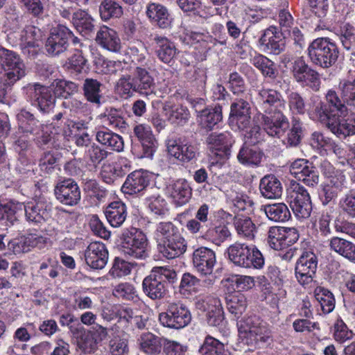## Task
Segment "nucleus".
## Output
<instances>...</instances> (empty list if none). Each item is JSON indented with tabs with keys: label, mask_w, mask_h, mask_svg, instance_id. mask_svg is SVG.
<instances>
[{
	"label": "nucleus",
	"mask_w": 355,
	"mask_h": 355,
	"mask_svg": "<svg viewBox=\"0 0 355 355\" xmlns=\"http://www.w3.org/2000/svg\"><path fill=\"white\" fill-rule=\"evenodd\" d=\"M263 130L269 136L281 138L289 128V121L284 114L286 101L282 94L272 89L262 88L256 98Z\"/></svg>",
	"instance_id": "obj_1"
},
{
	"label": "nucleus",
	"mask_w": 355,
	"mask_h": 355,
	"mask_svg": "<svg viewBox=\"0 0 355 355\" xmlns=\"http://www.w3.org/2000/svg\"><path fill=\"white\" fill-rule=\"evenodd\" d=\"M130 68V74H123L116 81L115 92L123 98L132 96L135 92L146 96L153 94L155 83L148 70L135 65Z\"/></svg>",
	"instance_id": "obj_2"
},
{
	"label": "nucleus",
	"mask_w": 355,
	"mask_h": 355,
	"mask_svg": "<svg viewBox=\"0 0 355 355\" xmlns=\"http://www.w3.org/2000/svg\"><path fill=\"white\" fill-rule=\"evenodd\" d=\"M156 238L157 248L162 256L172 259L183 254L187 250V243L178 227L171 222H162L157 225Z\"/></svg>",
	"instance_id": "obj_3"
},
{
	"label": "nucleus",
	"mask_w": 355,
	"mask_h": 355,
	"mask_svg": "<svg viewBox=\"0 0 355 355\" xmlns=\"http://www.w3.org/2000/svg\"><path fill=\"white\" fill-rule=\"evenodd\" d=\"M239 335L248 345L263 348L272 341L266 324L257 315L244 318L237 322Z\"/></svg>",
	"instance_id": "obj_4"
},
{
	"label": "nucleus",
	"mask_w": 355,
	"mask_h": 355,
	"mask_svg": "<svg viewBox=\"0 0 355 355\" xmlns=\"http://www.w3.org/2000/svg\"><path fill=\"white\" fill-rule=\"evenodd\" d=\"M177 279L175 271L168 267H155L142 282L144 293L151 300L162 299L166 293L167 283Z\"/></svg>",
	"instance_id": "obj_5"
},
{
	"label": "nucleus",
	"mask_w": 355,
	"mask_h": 355,
	"mask_svg": "<svg viewBox=\"0 0 355 355\" xmlns=\"http://www.w3.org/2000/svg\"><path fill=\"white\" fill-rule=\"evenodd\" d=\"M307 54L313 64L327 69L336 62L339 50L336 43L329 38L318 37L309 44Z\"/></svg>",
	"instance_id": "obj_6"
},
{
	"label": "nucleus",
	"mask_w": 355,
	"mask_h": 355,
	"mask_svg": "<svg viewBox=\"0 0 355 355\" xmlns=\"http://www.w3.org/2000/svg\"><path fill=\"white\" fill-rule=\"evenodd\" d=\"M324 98L325 101L317 103L311 111L313 118L321 123L333 120L339 113L348 110L344 99L335 90L329 89Z\"/></svg>",
	"instance_id": "obj_7"
},
{
	"label": "nucleus",
	"mask_w": 355,
	"mask_h": 355,
	"mask_svg": "<svg viewBox=\"0 0 355 355\" xmlns=\"http://www.w3.org/2000/svg\"><path fill=\"white\" fill-rule=\"evenodd\" d=\"M121 240V251L125 256L139 259H144L148 256V239L140 230L132 227L123 230Z\"/></svg>",
	"instance_id": "obj_8"
},
{
	"label": "nucleus",
	"mask_w": 355,
	"mask_h": 355,
	"mask_svg": "<svg viewBox=\"0 0 355 355\" xmlns=\"http://www.w3.org/2000/svg\"><path fill=\"white\" fill-rule=\"evenodd\" d=\"M26 98L36 105L40 112L49 113L55 107L56 92L52 87L39 83H30L23 87Z\"/></svg>",
	"instance_id": "obj_9"
},
{
	"label": "nucleus",
	"mask_w": 355,
	"mask_h": 355,
	"mask_svg": "<svg viewBox=\"0 0 355 355\" xmlns=\"http://www.w3.org/2000/svg\"><path fill=\"white\" fill-rule=\"evenodd\" d=\"M191 320L190 311L181 302L168 303L166 311L159 314L161 324L169 329H182L187 326Z\"/></svg>",
	"instance_id": "obj_10"
},
{
	"label": "nucleus",
	"mask_w": 355,
	"mask_h": 355,
	"mask_svg": "<svg viewBox=\"0 0 355 355\" xmlns=\"http://www.w3.org/2000/svg\"><path fill=\"white\" fill-rule=\"evenodd\" d=\"M299 239V233L295 227H270L267 232V243L275 250H282L292 245Z\"/></svg>",
	"instance_id": "obj_11"
},
{
	"label": "nucleus",
	"mask_w": 355,
	"mask_h": 355,
	"mask_svg": "<svg viewBox=\"0 0 355 355\" xmlns=\"http://www.w3.org/2000/svg\"><path fill=\"white\" fill-rule=\"evenodd\" d=\"M73 36V32L64 25L58 24L53 28L45 43L47 54L58 56L64 53L69 47V41Z\"/></svg>",
	"instance_id": "obj_12"
},
{
	"label": "nucleus",
	"mask_w": 355,
	"mask_h": 355,
	"mask_svg": "<svg viewBox=\"0 0 355 355\" xmlns=\"http://www.w3.org/2000/svg\"><path fill=\"white\" fill-rule=\"evenodd\" d=\"M318 267L317 256L312 252H304L295 264V277L303 286L311 284Z\"/></svg>",
	"instance_id": "obj_13"
},
{
	"label": "nucleus",
	"mask_w": 355,
	"mask_h": 355,
	"mask_svg": "<svg viewBox=\"0 0 355 355\" xmlns=\"http://www.w3.org/2000/svg\"><path fill=\"white\" fill-rule=\"evenodd\" d=\"M292 190L291 207L298 218H307L312 211L311 197L306 189L300 184L294 182L291 184Z\"/></svg>",
	"instance_id": "obj_14"
},
{
	"label": "nucleus",
	"mask_w": 355,
	"mask_h": 355,
	"mask_svg": "<svg viewBox=\"0 0 355 355\" xmlns=\"http://www.w3.org/2000/svg\"><path fill=\"white\" fill-rule=\"evenodd\" d=\"M248 96L236 98L230 106V123L238 129H247L251 122V107L248 101Z\"/></svg>",
	"instance_id": "obj_15"
},
{
	"label": "nucleus",
	"mask_w": 355,
	"mask_h": 355,
	"mask_svg": "<svg viewBox=\"0 0 355 355\" xmlns=\"http://www.w3.org/2000/svg\"><path fill=\"white\" fill-rule=\"evenodd\" d=\"M289 171L297 180L309 187H314L319 182L318 171L308 159H295L291 164Z\"/></svg>",
	"instance_id": "obj_16"
},
{
	"label": "nucleus",
	"mask_w": 355,
	"mask_h": 355,
	"mask_svg": "<svg viewBox=\"0 0 355 355\" xmlns=\"http://www.w3.org/2000/svg\"><path fill=\"white\" fill-rule=\"evenodd\" d=\"M56 199L68 206L76 205L80 200L81 194L77 182L71 178L59 181L54 189Z\"/></svg>",
	"instance_id": "obj_17"
},
{
	"label": "nucleus",
	"mask_w": 355,
	"mask_h": 355,
	"mask_svg": "<svg viewBox=\"0 0 355 355\" xmlns=\"http://www.w3.org/2000/svg\"><path fill=\"white\" fill-rule=\"evenodd\" d=\"M196 307L206 312V320L210 326L218 327L224 320V312L220 300L216 297L207 296L199 299Z\"/></svg>",
	"instance_id": "obj_18"
},
{
	"label": "nucleus",
	"mask_w": 355,
	"mask_h": 355,
	"mask_svg": "<svg viewBox=\"0 0 355 355\" xmlns=\"http://www.w3.org/2000/svg\"><path fill=\"white\" fill-rule=\"evenodd\" d=\"M167 150L171 156L183 163H188L197 159L198 148L186 139L179 138L168 141Z\"/></svg>",
	"instance_id": "obj_19"
},
{
	"label": "nucleus",
	"mask_w": 355,
	"mask_h": 355,
	"mask_svg": "<svg viewBox=\"0 0 355 355\" xmlns=\"http://www.w3.org/2000/svg\"><path fill=\"white\" fill-rule=\"evenodd\" d=\"M192 262L198 272L202 275H210L216 263V253L211 248L200 247L193 251Z\"/></svg>",
	"instance_id": "obj_20"
},
{
	"label": "nucleus",
	"mask_w": 355,
	"mask_h": 355,
	"mask_svg": "<svg viewBox=\"0 0 355 355\" xmlns=\"http://www.w3.org/2000/svg\"><path fill=\"white\" fill-rule=\"evenodd\" d=\"M258 43L264 51L274 55H279L285 49V40L282 33L275 26H270L264 30Z\"/></svg>",
	"instance_id": "obj_21"
},
{
	"label": "nucleus",
	"mask_w": 355,
	"mask_h": 355,
	"mask_svg": "<svg viewBox=\"0 0 355 355\" xmlns=\"http://www.w3.org/2000/svg\"><path fill=\"white\" fill-rule=\"evenodd\" d=\"M133 134L141 146V157L152 158L157 148V141L150 126L138 124L133 128Z\"/></svg>",
	"instance_id": "obj_22"
},
{
	"label": "nucleus",
	"mask_w": 355,
	"mask_h": 355,
	"mask_svg": "<svg viewBox=\"0 0 355 355\" xmlns=\"http://www.w3.org/2000/svg\"><path fill=\"white\" fill-rule=\"evenodd\" d=\"M23 209L25 211L26 220L29 224H42L51 216V207L44 200L28 202L24 204Z\"/></svg>",
	"instance_id": "obj_23"
},
{
	"label": "nucleus",
	"mask_w": 355,
	"mask_h": 355,
	"mask_svg": "<svg viewBox=\"0 0 355 355\" xmlns=\"http://www.w3.org/2000/svg\"><path fill=\"white\" fill-rule=\"evenodd\" d=\"M86 263L93 269L103 268L108 260V251L105 244L95 241L91 243L85 252Z\"/></svg>",
	"instance_id": "obj_24"
},
{
	"label": "nucleus",
	"mask_w": 355,
	"mask_h": 355,
	"mask_svg": "<svg viewBox=\"0 0 355 355\" xmlns=\"http://www.w3.org/2000/svg\"><path fill=\"white\" fill-rule=\"evenodd\" d=\"M47 239L37 233H30L21 237L13 239L10 246L15 254L29 252L34 248L42 249L46 244Z\"/></svg>",
	"instance_id": "obj_25"
},
{
	"label": "nucleus",
	"mask_w": 355,
	"mask_h": 355,
	"mask_svg": "<svg viewBox=\"0 0 355 355\" xmlns=\"http://www.w3.org/2000/svg\"><path fill=\"white\" fill-rule=\"evenodd\" d=\"M339 138L355 135V118L352 116H336L333 120L322 123Z\"/></svg>",
	"instance_id": "obj_26"
},
{
	"label": "nucleus",
	"mask_w": 355,
	"mask_h": 355,
	"mask_svg": "<svg viewBox=\"0 0 355 355\" xmlns=\"http://www.w3.org/2000/svg\"><path fill=\"white\" fill-rule=\"evenodd\" d=\"M150 182L149 177L143 171H135L129 174L123 183L121 191L126 194L135 195L146 189Z\"/></svg>",
	"instance_id": "obj_27"
},
{
	"label": "nucleus",
	"mask_w": 355,
	"mask_h": 355,
	"mask_svg": "<svg viewBox=\"0 0 355 355\" xmlns=\"http://www.w3.org/2000/svg\"><path fill=\"white\" fill-rule=\"evenodd\" d=\"M168 192L177 206L187 204L192 196V189L186 179H178L168 187Z\"/></svg>",
	"instance_id": "obj_28"
},
{
	"label": "nucleus",
	"mask_w": 355,
	"mask_h": 355,
	"mask_svg": "<svg viewBox=\"0 0 355 355\" xmlns=\"http://www.w3.org/2000/svg\"><path fill=\"white\" fill-rule=\"evenodd\" d=\"M231 139V135L227 132L211 133L207 138L209 150L214 155L223 157L229 154Z\"/></svg>",
	"instance_id": "obj_29"
},
{
	"label": "nucleus",
	"mask_w": 355,
	"mask_h": 355,
	"mask_svg": "<svg viewBox=\"0 0 355 355\" xmlns=\"http://www.w3.org/2000/svg\"><path fill=\"white\" fill-rule=\"evenodd\" d=\"M96 42L100 46L111 52L117 53L121 48L117 33L107 26H103L97 31Z\"/></svg>",
	"instance_id": "obj_30"
},
{
	"label": "nucleus",
	"mask_w": 355,
	"mask_h": 355,
	"mask_svg": "<svg viewBox=\"0 0 355 355\" xmlns=\"http://www.w3.org/2000/svg\"><path fill=\"white\" fill-rule=\"evenodd\" d=\"M146 13L151 23L160 28H167L171 25L173 19L168 9L162 4L149 3L147 6Z\"/></svg>",
	"instance_id": "obj_31"
},
{
	"label": "nucleus",
	"mask_w": 355,
	"mask_h": 355,
	"mask_svg": "<svg viewBox=\"0 0 355 355\" xmlns=\"http://www.w3.org/2000/svg\"><path fill=\"white\" fill-rule=\"evenodd\" d=\"M19 130L32 136L40 133L45 125L40 122L35 116L26 110H21L17 115Z\"/></svg>",
	"instance_id": "obj_32"
},
{
	"label": "nucleus",
	"mask_w": 355,
	"mask_h": 355,
	"mask_svg": "<svg viewBox=\"0 0 355 355\" xmlns=\"http://www.w3.org/2000/svg\"><path fill=\"white\" fill-rule=\"evenodd\" d=\"M263 156V153L258 146L244 142L239 151L237 159L243 165L257 167L260 165Z\"/></svg>",
	"instance_id": "obj_33"
},
{
	"label": "nucleus",
	"mask_w": 355,
	"mask_h": 355,
	"mask_svg": "<svg viewBox=\"0 0 355 355\" xmlns=\"http://www.w3.org/2000/svg\"><path fill=\"white\" fill-rule=\"evenodd\" d=\"M261 196L267 199H276L281 197L283 188L280 180L272 174L263 176L259 182Z\"/></svg>",
	"instance_id": "obj_34"
},
{
	"label": "nucleus",
	"mask_w": 355,
	"mask_h": 355,
	"mask_svg": "<svg viewBox=\"0 0 355 355\" xmlns=\"http://www.w3.org/2000/svg\"><path fill=\"white\" fill-rule=\"evenodd\" d=\"M329 248L350 262L355 263V244L345 239L333 236L329 240Z\"/></svg>",
	"instance_id": "obj_35"
},
{
	"label": "nucleus",
	"mask_w": 355,
	"mask_h": 355,
	"mask_svg": "<svg viewBox=\"0 0 355 355\" xmlns=\"http://www.w3.org/2000/svg\"><path fill=\"white\" fill-rule=\"evenodd\" d=\"M223 119L222 107H207L198 114V125L206 131L211 130Z\"/></svg>",
	"instance_id": "obj_36"
},
{
	"label": "nucleus",
	"mask_w": 355,
	"mask_h": 355,
	"mask_svg": "<svg viewBox=\"0 0 355 355\" xmlns=\"http://www.w3.org/2000/svg\"><path fill=\"white\" fill-rule=\"evenodd\" d=\"M96 139L102 146L116 152H121L124 148V142L121 136L109 129L98 130Z\"/></svg>",
	"instance_id": "obj_37"
},
{
	"label": "nucleus",
	"mask_w": 355,
	"mask_h": 355,
	"mask_svg": "<svg viewBox=\"0 0 355 355\" xmlns=\"http://www.w3.org/2000/svg\"><path fill=\"white\" fill-rule=\"evenodd\" d=\"M164 339L165 337L150 332L144 333L139 339L140 349L148 355H158L162 352Z\"/></svg>",
	"instance_id": "obj_38"
},
{
	"label": "nucleus",
	"mask_w": 355,
	"mask_h": 355,
	"mask_svg": "<svg viewBox=\"0 0 355 355\" xmlns=\"http://www.w3.org/2000/svg\"><path fill=\"white\" fill-rule=\"evenodd\" d=\"M42 37V32L39 28L26 25L21 32L19 46L24 53H29L28 49L37 47Z\"/></svg>",
	"instance_id": "obj_39"
},
{
	"label": "nucleus",
	"mask_w": 355,
	"mask_h": 355,
	"mask_svg": "<svg viewBox=\"0 0 355 355\" xmlns=\"http://www.w3.org/2000/svg\"><path fill=\"white\" fill-rule=\"evenodd\" d=\"M233 225L240 237L250 241L254 239L257 227L249 216L241 214L236 215L233 218Z\"/></svg>",
	"instance_id": "obj_40"
},
{
	"label": "nucleus",
	"mask_w": 355,
	"mask_h": 355,
	"mask_svg": "<svg viewBox=\"0 0 355 355\" xmlns=\"http://www.w3.org/2000/svg\"><path fill=\"white\" fill-rule=\"evenodd\" d=\"M105 215L112 227H120L127 216L126 206L121 202L114 201L107 207Z\"/></svg>",
	"instance_id": "obj_41"
},
{
	"label": "nucleus",
	"mask_w": 355,
	"mask_h": 355,
	"mask_svg": "<svg viewBox=\"0 0 355 355\" xmlns=\"http://www.w3.org/2000/svg\"><path fill=\"white\" fill-rule=\"evenodd\" d=\"M24 203L10 201L0 205V225L5 227L12 226L17 221V214L22 211Z\"/></svg>",
	"instance_id": "obj_42"
},
{
	"label": "nucleus",
	"mask_w": 355,
	"mask_h": 355,
	"mask_svg": "<svg viewBox=\"0 0 355 355\" xmlns=\"http://www.w3.org/2000/svg\"><path fill=\"white\" fill-rule=\"evenodd\" d=\"M103 84L96 79L86 78L83 85V95L87 101L99 107L103 98Z\"/></svg>",
	"instance_id": "obj_43"
},
{
	"label": "nucleus",
	"mask_w": 355,
	"mask_h": 355,
	"mask_svg": "<svg viewBox=\"0 0 355 355\" xmlns=\"http://www.w3.org/2000/svg\"><path fill=\"white\" fill-rule=\"evenodd\" d=\"M156 53L158 58L163 62L169 64L176 54V48L173 42L166 37L156 36Z\"/></svg>",
	"instance_id": "obj_44"
},
{
	"label": "nucleus",
	"mask_w": 355,
	"mask_h": 355,
	"mask_svg": "<svg viewBox=\"0 0 355 355\" xmlns=\"http://www.w3.org/2000/svg\"><path fill=\"white\" fill-rule=\"evenodd\" d=\"M225 301L227 310L236 318H239L245 311L248 306L245 296L239 291L228 293Z\"/></svg>",
	"instance_id": "obj_45"
},
{
	"label": "nucleus",
	"mask_w": 355,
	"mask_h": 355,
	"mask_svg": "<svg viewBox=\"0 0 355 355\" xmlns=\"http://www.w3.org/2000/svg\"><path fill=\"white\" fill-rule=\"evenodd\" d=\"M93 18L85 11L78 10L73 13L72 23L76 29L87 37L94 31Z\"/></svg>",
	"instance_id": "obj_46"
},
{
	"label": "nucleus",
	"mask_w": 355,
	"mask_h": 355,
	"mask_svg": "<svg viewBox=\"0 0 355 355\" xmlns=\"http://www.w3.org/2000/svg\"><path fill=\"white\" fill-rule=\"evenodd\" d=\"M252 245L245 243H235L227 248V254L230 260L235 265L242 267L246 261L248 263V255L250 254Z\"/></svg>",
	"instance_id": "obj_47"
},
{
	"label": "nucleus",
	"mask_w": 355,
	"mask_h": 355,
	"mask_svg": "<svg viewBox=\"0 0 355 355\" xmlns=\"http://www.w3.org/2000/svg\"><path fill=\"white\" fill-rule=\"evenodd\" d=\"M334 33L345 49L350 50L355 48V26L354 25L349 22H344L338 28H334Z\"/></svg>",
	"instance_id": "obj_48"
},
{
	"label": "nucleus",
	"mask_w": 355,
	"mask_h": 355,
	"mask_svg": "<svg viewBox=\"0 0 355 355\" xmlns=\"http://www.w3.org/2000/svg\"><path fill=\"white\" fill-rule=\"evenodd\" d=\"M268 218L274 222H285L291 218V212L284 203H274L263 207Z\"/></svg>",
	"instance_id": "obj_49"
},
{
	"label": "nucleus",
	"mask_w": 355,
	"mask_h": 355,
	"mask_svg": "<svg viewBox=\"0 0 355 355\" xmlns=\"http://www.w3.org/2000/svg\"><path fill=\"white\" fill-rule=\"evenodd\" d=\"M102 121L112 129L125 130L128 124L125 122L123 112L120 110L113 107L106 109L105 112L101 114Z\"/></svg>",
	"instance_id": "obj_50"
},
{
	"label": "nucleus",
	"mask_w": 355,
	"mask_h": 355,
	"mask_svg": "<svg viewBox=\"0 0 355 355\" xmlns=\"http://www.w3.org/2000/svg\"><path fill=\"white\" fill-rule=\"evenodd\" d=\"M314 295L324 314L334 311L336 300L334 294L329 289L322 286H318L314 290Z\"/></svg>",
	"instance_id": "obj_51"
},
{
	"label": "nucleus",
	"mask_w": 355,
	"mask_h": 355,
	"mask_svg": "<svg viewBox=\"0 0 355 355\" xmlns=\"http://www.w3.org/2000/svg\"><path fill=\"white\" fill-rule=\"evenodd\" d=\"M164 110L166 112L168 120L175 125H183L189 120V111L186 107L180 105H165Z\"/></svg>",
	"instance_id": "obj_52"
},
{
	"label": "nucleus",
	"mask_w": 355,
	"mask_h": 355,
	"mask_svg": "<svg viewBox=\"0 0 355 355\" xmlns=\"http://www.w3.org/2000/svg\"><path fill=\"white\" fill-rule=\"evenodd\" d=\"M199 352L201 355H231L221 342L211 336H206Z\"/></svg>",
	"instance_id": "obj_53"
},
{
	"label": "nucleus",
	"mask_w": 355,
	"mask_h": 355,
	"mask_svg": "<svg viewBox=\"0 0 355 355\" xmlns=\"http://www.w3.org/2000/svg\"><path fill=\"white\" fill-rule=\"evenodd\" d=\"M251 64L258 69L265 77L274 79L277 71L275 68L274 62L267 57L258 54L250 60Z\"/></svg>",
	"instance_id": "obj_54"
},
{
	"label": "nucleus",
	"mask_w": 355,
	"mask_h": 355,
	"mask_svg": "<svg viewBox=\"0 0 355 355\" xmlns=\"http://www.w3.org/2000/svg\"><path fill=\"white\" fill-rule=\"evenodd\" d=\"M100 16L103 21L112 18H119L123 15V8L119 3L112 0H103L99 6Z\"/></svg>",
	"instance_id": "obj_55"
},
{
	"label": "nucleus",
	"mask_w": 355,
	"mask_h": 355,
	"mask_svg": "<svg viewBox=\"0 0 355 355\" xmlns=\"http://www.w3.org/2000/svg\"><path fill=\"white\" fill-rule=\"evenodd\" d=\"M231 236L228 227L225 225H218L210 227L204 232L202 237L216 245H220Z\"/></svg>",
	"instance_id": "obj_56"
},
{
	"label": "nucleus",
	"mask_w": 355,
	"mask_h": 355,
	"mask_svg": "<svg viewBox=\"0 0 355 355\" xmlns=\"http://www.w3.org/2000/svg\"><path fill=\"white\" fill-rule=\"evenodd\" d=\"M338 88L347 108L355 112V79L342 80Z\"/></svg>",
	"instance_id": "obj_57"
},
{
	"label": "nucleus",
	"mask_w": 355,
	"mask_h": 355,
	"mask_svg": "<svg viewBox=\"0 0 355 355\" xmlns=\"http://www.w3.org/2000/svg\"><path fill=\"white\" fill-rule=\"evenodd\" d=\"M109 152L98 144L92 143L85 152V159L92 166L97 167L109 155Z\"/></svg>",
	"instance_id": "obj_58"
},
{
	"label": "nucleus",
	"mask_w": 355,
	"mask_h": 355,
	"mask_svg": "<svg viewBox=\"0 0 355 355\" xmlns=\"http://www.w3.org/2000/svg\"><path fill=\"white\" fill-rule=\"evenodd\" d=\"M4 71L5 73L1 78V83L6 87H12L26 74V69L24 62Z\"/></svg>",
	"instance_id": "obj_59"
},
{
	"label": "nucleus",
	"mask_w": 355,
	"mask_h": 355,
	"mask_svg": "<svg viewBox=\"0 0 355 355\" xmlns=\"http://www.w3.org/2000/svg\"><path fill=\"white\" fill-rule=\"evenodd\" d=\"M297 83L303 86L311 88L314 92H318L320 88L321 84L320 74L317 71L309 67L302 74Z\"/></svg>",
	"instance_id": "obj_60"
},
{
	"label": "nucleus",
	"mask_w": 355,
	"mask_h": 355,
	"mask_svg": "<svg viewBox=\"0 0 355 355\" xmlns=\"http://www.w3.org/2000/svg\"><path fill=\"white\" fill-rule=\"evenodd\" d=\"M86 63L87 60L83 57L82 52L76 50L66 62V67L71 74L77 76L83 71Z\"/></svg>",
	"instance_id": "obj_61"
},
{
	"label": "nucleus",
	"mask_w": 355,
	"mask_h": 355,
	"mask_svg": "<svg viewBox=\"0 0 355 355\" xmlns=\"http://www.w3.org/2000/svg\"><path fill=\"white\" fill-rule=\"evenodd\" d=\"M146 202L150 211L156 215L163 216L168 211V204L166 200L159 194L148 196Z\"/></svg>",
	"instance_id": "obj_62"
},
{
	"label": "nucleus",
	"mask_w": 355,
	"mask_h": 355,
	"mask_svg": "<svg viewBox=\"0 0 355 355\" xmlns=\"http://www.w3.org/2000/svg\"><path fill=\"white\" fill-rule=\"evenodd\" d=\"M23 62L17 53L5 48H0V64L4 70Z\"/></svg>",
	"instance_id": "obj_63"
},
{
	"label": "nucleus",
	"mask_w": 355,
	"mask_h": 355,
	"mask_svg": "<svg viewBox=\"0 0 355 355\" xmlns=\"http://www.w3.org/2000/svg\"><path fill=\"white\" fill-rule=\"evenodd\" d=\"M78 346L84 353L91 354L96 350L98 344L90 332L85 329L82 331L78 338Z\"/></svg>",
	"instance_id": "obj_64"
}]
</instances>
